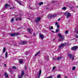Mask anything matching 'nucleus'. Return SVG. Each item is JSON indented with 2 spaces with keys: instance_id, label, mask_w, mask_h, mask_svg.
<instances>
[{
  "instance_id": "46",
  "label": "nucleus",
  "mask_w": 78,
  "mask_h": 78,
  "mask_svg": "<svg viewBox=\"0 0 78 78\" xmlns=\"http://www.w3.org/2000/svg\"><path fill=\"white\" fill-rule=\"evenodd\" d=\"M60 20H61V19L60 18H59L58 20V21H59Z\"/></svg>"
},
{
  "instance_id": "40",
  "label": "nucleus",
  "mask_w": 78,
  "mask_h": 78,
  "mask_svg": "<svg viewBox=\"0 0 78 78\" xmlns=\"http://www.w3.org/2000/svg\"><path fill=\"white\" fill-rule=\"evenodd\" d=\"M11 21H12V22H13V21H14V19L12 18V19Z\"/></svg>"
},
{
  "instance_id": "33",
  "label": "nucleus",
  "mask_w": 78,
  "mask_h": 78,
  "mask_svg": "<svg viewBox=\"0 0 78 78\" xmlns=\"http://www.w3.org/2000/svg\"><path fill=\"white\" fill-rule=\"evenodd\" d=\"M68 32L67 30H66L65 32V34H68Z\"/></svg>"
},
{
  "instance_id": "35",
  "label": "nucleus",
  "mask_w": 78,
  "mask_h": 78,
  "mask_svg": "<svg viewBox=\"0 0 78 78\" xmlns=\"http://www.w3.org/2000/svg\"><path fill=\"white\" fill-rule=\"evenodd\" d=\"M22 77H23V76H18V78H22Z\"/></svg>"
},
{
  "instance_id": "44",
  "label": "nucleus",
  "mask_w": 78,
  "mask_h": 78,
  "mask_svg": "<svg viewBox=\"0 0 78 78\" xmlns=\"http://www.w3.org/2000/svg\"><path fill=\"white\" fill-rule=\"evenodd\" d=\"M52 33H55V32L53 30H52Z\"/></svg>"
},
{
  "instance_id": "53",
  "label": "nucleus",
  "mask_w": 78,
  "mask_h": 78,
  "mask_svg": "<svg viewBox=\"0 0 78 78\" xmlns=\"http://www.w3.org/2000/svg\"><path fill=\"white\" fill-rule=\"evenodd\" d=\"M77 8H78V6H77Z\"/></svg>"
},
{
  "instance_id": "11",
  "label": "nucleus",
  "mask_w": 78,
  "mask_h": 78,
  "mask_svg": "<svg viewBox=\"0 0 78 78\" xmlns=\"http://www.w3.org/2000/svg\"><path fill=\"white\" fill-rule=\"evenodd\" d=\"M65 45H66V44H62L59 46V48H62V47H63V46H65Z\"/></svg>"
},
{
  "instance_id": "32",
  "label": "nucleus",
  "mask_w": 78,
  "mask_h": 78,
  "mask_svg": "<svg viewBox=\"0 0 78 78\" xmlns=\"http://www.w3.org/2000/svg\"><path fill=\"white\" fill-rule=\"evenodd\" d=\"M29 53L28 52H26L25 53V55H28Z\"/></svg>"
},
{
  "instance_id": "37",
  "label": "nucleus",
  "mask_w": 78,
  "mask_h": 78,
  "mask_svg": "<svg viewBox=\"0 0 78 78\" xmlns=\"http://www.w3.org/2000/svg\"><path fill=\"white\" fill-rule=\"evenodd\" d=\"M58 25V22L55 23V26H56V25Z\"/></svg>"
},
{
  "instance_id": "39",
  "label": "nucleus",
  "mask_w": 78,
  "mask_h": 78,
  "mask_svg": "<svg viewBox=\"0 0 78 78\" xmlns=\"http://www.w3.org/2000/svg\"><path fill=\"white\" fill-rule=\"evenodd\" d=\"M75 37L76 38H78V35H76L75 36Z\"/></svg>"
},
{
  "instance_id": "14",
  "label": "nucleus",
  "mask_w": 78,
  "mask_h": 78,
  "mask_svg": "<svg viewBox=\"0 0 78 78\" xmlns=\"http://www.w3.org/2000/svg\"><path fill=\"white\" fill-rule=\"evenodd\" d=\"M62 58V56H60L59 57L57 58V61H59L60 60V59H61Z\"/></svg>"
},
{
  "instance_id": "19",
  "label": "nucleus",
  "mask_w": 78,
  "mask_h": 78,
  "mask_svg": "<svg viewBox=\"0 0 78 78\" xmlns=\"http://www.w3.org/2000/svg\"><path fill=\"white\" fill-rule=\"evenodd\" d=\"M40 53V51H39V52H38L35 55V56H36L37 55H39Z\"/></svg>"
},
{
  "instance_id": "15",
  "label": "nucleus",
  "mask_w": 78,
  "mask_h": 78,
  "mask_svg": "<svg viewBox=\"0 0 78 78\" xmlns=\"http://www.w3.org/2000/svg\"><path fill=\"white\" fill-rule=\"evenodd\" d=\"M16 21H18L19 20H22V18H16Z\"/></svg>"
},
{
  "instance_id": "8",
  "label": "nucleus",
  "mask_w": 78,
  "mask_h": 78,
  "mask_svg": "<svg viewBox=\"0 0 78 78\" xmlns=\"http://www.w3.org/2000/svg\"><path fill=\"white\" fill-rule=\"evenodd\" d=\"M65 16H67V17H70V15H71L70 14V13L68 12L65 13Z\"/></svg>"
},
{
  "instance_id": "31",
  "label": "nucleus",
  "mask_w": 78,
  "mask_h": 78,
  "mask_svg": "<svg viewBox=\"0 0 78 78\" xmlns=\"http://www.w3.org/2000/svg\"><path fill=\"white\" fill-rule=\"evenodd\" d=\"M48 17L49 18L50 17L51 18V15L50 14H49L48 15Z\"/></svg>"
},
{
  "instance_id": "49",
  "label": "nucleus",
  "mask_w": 78,
  "mask_h": 78,
  "mask_svg": "<svg viewBox=\"0 0 78 78\" xmlns=\"http://www.w3.org/2000/svg\"><path fill=\"white\" fill-rule=\"evenodd\" d=\"M35 34H35V33H34V34L33 35H34V36H35Z\"/></svg>"
},
{
  "instance_id": "13",
  "label": "nucleus",
  "mask_w": 78,
  "mask_h": 78,
  "mask_svg": "<svg viewBox=\"0 0 78 78\" xmlns=\"http://www.w3.org/2000/svg\"><path fill=\"white\" fill-rule=\"evenodd\" d=\"M16 2L18 3L20 5H23L22 4L21 2V1H20L18 0H16Z\"/></svg>"
},
{
  "instance_id": "22",
  "label": "nucleus",
  "mask_w": 78,
  "mask_h": 78,
  "mask_svg": "<svg viewBox=\"0 0 78 78\" xmlns=\"http://www.w3.org/2000/svg\"><path fill=\"white\" fill-rule=\"evenodd\" d=\"M5 51H6V48L5 47L3 49V53H5Z\"/></svg>"
},
{
  "instance_id": "26",
  "label": "nucleus",
  "mask_w": 78,
  "mask_h": 78,
  "mask_svg": "<svg viewBox=\"0 0 78 78\" xmlns=\"http://www.w3.org/2000/svg\"><path fill=\"white\" fill-rule=\"evenodd\" d=\"M45 59H46V60H47V61H48V56H47V57L45 56Z\"/></svg>"
},
{
  "instance_id": "3",
  "label": "nucleus",
  "mask_w": 78,
  "mask_h": 78,
  "mask_svg": "<svg viewBox=\"0 0 78 78\" xmlns=\"http://www.w3.org/2000/svg\"><path fill=\"white\" fill-rule=\"evenodd\" d=\"M18 35H19V33H15L10 34V36H11V37H14L15 36H18Z\"/></svg>"
},
{
  "instance_id": "29",
  "label": "nucleus",
  "mask_w": 78,
  "mask_h": 78,
  "mask_svg": "<svg viewBox=\"0 0 78 78\" xmlns=\"http://www.w3.org/2000/svg\"><path fill=\"white\" fill-rule=\"evenodd\" d=\"M9 71L11 73H12V71L11 68L9 69Z\"/></svg>"
},
{
  "instance_id": "51",
  "label": "nucleus",
  "mask_w": 78,
  "mask_h": 78,
  "mask_svg": "<svg viewBox=\"0 0 78 78\" xmlns=\"http://www.w3.org/2000/svg\"><path fill=\"white\" fill-rule=\"evenodd\" d=\"M49 29L51 30V28H50V26L49 27Z\"/></svg>"
},
{
  "instance_id": "34",
  "label": "nucleus",
  "mask_w": 78,
  "mask_h": 78,
  "mask_svg": "<svg viewBox=\"0 0 78 78\" xmlns=\"http://www.w3.org/2000/svg\"><path fill=\"white\" fill-rule=\"evenodd\" d=\"M61 76H59V75H58L57 76V78H61Z\"/></svg>"
},
{
  "instance_id": "50",
  "label": "nucleus",
  "mask_w": 78,
  "mask_h": 78,
  "mask_svg": "<svg viewBox=\"0 0 78 78\" xmlns=\"http://www.w3.org/2000/svg\"><path fill=\"white\" fill-rule=\"evenodd\" d=\"M29 7L30 8V9H31V8L30 7V6L29 5Z\"/></svg>"
},
{
  "instance_id": "9",
  "label": "nucleus",
  "mask_w": 78,
  "mask_h": 78,
  "mask_svg": "<svg viewBox=\"0 0 78 78\" xmlns=\"http://www.w3.org/2000/svg\"><path fill=\"white\" fill-rule=\"evenodd\" d=\"M41 19V18L40 17H38L36 19V23H37V22H39Z\"/></svg>"
},
{
  "instance_id": "5",
  "label": "nucleus",
  "mask_w": 78,
  "mask_h": 78,
  "mask_svg": "<svg viewBox=\"0 0 78 78\" xmlns=\"http://www.w3.org/2000/svg\"><path fill=\"white\" fill-rule=\"evenodd\" d=\"M44 35H42V34H39V39H41L42 40H43L44 39Z\"/></svg>"
},
{
  "instance_id": "2",
  "label": "nucleus",
  "mask_w": 78,
  "mask_h": 78,
  "mask_svg": "<svg viewBox=\"0 0 78 78\" xmlns=\"http://www.w3.org/2000/svg\"><path fill=\"white\" fill-rule=\"evenodd\" d=\"M41 73H42V71H41V69H40L39 72V74H38V73H37V74H35V76L36 78H40V75H41Z\"/></svg>"
},
{
  "instance_id": "42",
  "label": "nucleus",
  "mask_w": 78,
  "mask_h": 78,
  "mask_svg": "<svg viewBox=\"0 0 78 78\" xmlns=\"http://www.w3.org/2000/svg\"><path fill=\"white\" fill-rule=\"evenodd\" d=\"M53 60L54 61H56V59L55 58H53Z\"/></svg>"
},
{
  "instance_id": "24",
  "label": "nucleus",
  "mask_w": 78,
  "mask_h": 78,
  "mask_svg": "<svg viewBox=\"0 0 78 78\" xmlns=\"http://www.w3.org/2000/svg\"><path fill=\"white\" fill-rule=\"evenodd\" d=\"M66 9H67V8L66 7H64L62 8V10H66Z\"/></svg>"
},
{
  "instance_id": "45",
  "label": "nucleus",
  "mask_w": 78,
  "mask_h": 78,
  "mask_svg": "<svg viewBox=\"0 0 78 78\" xmlns=\"http://www.w3.org/2000/svg\"><path fill=\"white\" fill-rule=\"evenodd\" d=\"M24 68H25V69H27V66H25Z\"/></svg>"
},
{
  "instance_id": "41",
  "label": "nucleus",
  "mask_w": 78,
  "mask_h": 78,
  "mask_svg": "<svg viewBox=\"0 0 78 78\" xmlns=\"http://www.w3.org/2000/svg\"><path fill=\"white\" fill-rule=\"evenodd\" d=\"M51 30H53V26H51Z\"/></svg>"
},
{
  "instance_id": "25",
  "label": "nucleus",
  "mask_w": 78,
  "mask_h": 78,
  "mask_svg": "<svg viewBox=\"0 0 78 78\" xmlns=\"http://www.w3.org/2000/svg\"><path fill=\"white\" fill-rule=\"evenodd\" d=\"M59 31V29H57L55 30L56 33H58Z\"/></svg>"
},
{
  "instance_id": "10",
  "label": "nucleus",
  "mask_w": 78,
  "mask_h": 78,
  "mask_svg": "<svg viewBox=\"0 0 78 78\" xmlns=\"http://www.w3.org/2000/svg\"><path fill=\"white\" fill-rule=\"evenodd\" d=\"M27 30L29 32L30 34H32V32L33 31V29H27Z\"/></svg>"
},
{
  "instance_id": "27",
  "label": "nucleus",
  "mask_w": 78,
  "mask_h": 78,
  "mask_svg": "<svg viewBox=\"0 0 78 78\" xmlns=\"http://www.w3.org/2000/svg\"><path fill=\"white\" fill-rule=\"evenodd\" d=\"M43 3H44V2H41L39 3V5L40 6H41V5H43Z\"/></svg>"
},
{
  "instance_id": "47",
  "label": "nucleus",
  "mask_w": 78,
  "mask_h": 78,
  "mask_svg": "<svg viewBox=\"0 0 78 78\" xmlns=\"http://www.w3.org/2000/svg\"><path fill=\"white\" fill-rule=\"evenodd\" d=\"M65 78H67V77L66 76H65Z\"/></svg>"
},
{
  "instance_id": "17",
  "label": "nucleus",
  "mask_w": 78,
  "mask_h": 78,
  "mask_svg": "<svg viewBox=\"0 0 78 78\" xmlns=\"http://www.w3.org/2000/svg\"><path fill=\"white\" fill-rule=\"evenodd\" d=\"M56 17V14H54L51 16V17Z\"/></svg>"
},
{
  "instance_id": "4",
  "label": "nucleus",
  "mask_w": 78,
  "mask_h": 78,
  "mask_svg": "<svg viewBox=\"0 0 78 78\" xmlns=\"http://www.w3.org/2000/svg\"><path fill=\"white\" fill-rule=\"evenodd\" d=\"M68 55L69 57L70 58H71L72 60L74 59V57L73 56V55H72L70 53H68Z\"/></svg>"
},
{
  "instance_id": "20",
  "label": "nucleus",
  "mask_w": 78,
  "mask_h": 78,
  "mask_svg": "<svg viewBox=\"0 0 78 78\" xmlns=\"http://www.w3.org/2000/svg\"><path fill=\"white\" fill-rule=\"evenodd\" d=\"M23 61V60H19V63H20V64H21V63H22Z\"/></svg>"
},
{
  "instance_id": "30",
  "label": "nucleus",
  "mask_w": 78,
  "mask_h": 78,
  "mask_svg": "<svg viewBox=\"0 0 78 78\" xmlns=\"http://www.w3.org/2000/svg\"><path fill=\"white\" fill-rule=\"evenodd\" d=\"M12 68L13 69H17V68H16V67L15 66H13L12 67Z\"/></svg>"
},
{
  "instance_id": "38",
  "label": "nucleus",
  "mask_w": 78,
  "mask_h": 78,
  "mask_svg": "<svg viewBox=\"0 0 78 78\" xmlns=\"http://www.w3.org/2000/svg\"><path fill=\"white\" fill-rule=\"evenodd\" d=\"M57 27L58 29H59V25H58L57 26Z\"/></svg>"
},
{
  "instance_id": "52",
  "label": "nucleus",
  "mask_w": 78,
  "mask_h": 78,
  "mask_svg": "<svg viewBox=\"0 0 78 78\" xmlns=\"http://www.w3.org/2000/svg\"><path fill=\"white\" fill-rule=\"evenodd\" d=\"M0 76H1V75L0 74Z\"/></svg>"
},
{
  "instance_id": "48",
  "label": "nucleus",
  "mask_w": 78,
  "mask_h": 78,
  "mask_svg": "<svg viewBox=\"0 0 78 78\" xmlns=\"http://www.w3.org/2000/svg\"><path fill=\"white\" fill-rule=\"evenodd\" d=\"M49 8H46V9H49Z\"/></svg>"
},
{
  "instance_id": "21",
  "label": "nucleus",
  "mask_w": 78,
  "mask_h": 78,
  "mask_svg": "<svg viewBox=\"0 0 78 78\" xmlns=\"http://www.w3.org/2000/svg\"><path fill=\"white\" fill-rule=\"evenodd\" d=\"M10 9H12L13 10L14 9H15V7H11L10 8Z\"/></svg>"
},
{
  "instance_id": "1",
  "label": "nucleus",
  "mask_w": 78,
  "mask_h": 78,
  "mask_svg": "<svg viewBox=\"0 0 78 78\" xmlns=\"http://www.w3.org/2000/svg\"><path fill=\"white\" fill-rule=\"evenodd\" d=\"M58 36H59V37H61L58 40V42H61V41H62L64 39V36H62V35H61V34L60 33L58 34Z\"/></svg>"
},
{
  "instance_id": "6",
  "label": "nucleus",
  "mask_w": 78,
  "mask_h": 78,
  "mask_svg": "<svg viewBox=\"0 0 78 78\" xmlns=\"http://www.w3.org/2000/svg\"><path fill=\"white\" fill-rule=\"evenodd\" d=\"M78 46H74L73 47L71 48V49L72 50H76L77 49H78Z\"/></svg>"
},
{
  "instance_id": "36",
  "label": "nucleus",
  "mask_w": 78,
  "mask_h": 78,
  "mask_svg": "<svg viewBox=\"0 0 78 78\" xmlns=\"http://www.w3.org/2000/svg\"><path fill=\"white\" fill-rule=\"evenodd\" d=\"M55 68H56L55 66L53 67V68H52V70H54V69H55Z\"/></svg>"
},
{
  "instance_id": "43",
  "label": "nucleus",
  "mask_w": 78,
  "mask_h": 78,
  "mask_svg": "<svg viewBox=\"0 0 78 78\" xmlns=\"http://www.w3.org/2000/svg\"><path fill=\"white\" fill-rule=\"evenodd\" d=\"M4 67H6V64H4Z\"/></svg>"
},
{
  "instance_id": "28",
  "label": "nucleus",
  "mask_w": 78,
  "mask_h": 78,
  "mask_svg": "<svg viewBox=\"0 0 78 78\" xmlns=\"http://www.w3.org/2000/svg\"><path fill=\"white\" fill-rule=\"evenodd\" d=\"M7 56H8V52H6L5 54V57L6 58H7Z\"/></svg>"
},
{
  "instance_id": "16",
  "label": "nucleus",
  "mask_w": 78,
  "mask_h": 78,
  "mask_svg": "<svg viewBox=\"0 0 78 78\" xmlns=\"http://www.w3.org/2000/svg\"><path fill=\"white\" fill-rule=\"evenodd\" d=\"M5 76L6 77V78H8L9 76H8V74H7L6 73H5L4 74Z\"/></svg>"
},
{
  "instance_id": "7",
  "label": "nucleus",
  "mask_w": 78,
  "mask_h": 78,
  "mask_svg": "<svg viewBox=\"0 0 78 78\" xmlns=\"http://www.w3.org/2000/svg\"><path fill=\"white\" fill-rule=\"evenodd\" d=\"M27 41H22L20 42V43L22 45H24L27 44Z\"/></svg>"
},
{
  "instance_id": "12",
  "label": "nucleus",
  "mask_w": 78,
  "mask_h": 78,
  "mask_svg": "<svg viewBox=\"0 0 78 78\" xmlns=\"http://www.w3.org/2000/svg\"><path fill=\"white\" fill-rule=\"evenodd\" d=\"M9 6H10V5L7 4H5L4 5L5 8H8V7H9Z\"/></svg>"
},
{
  "instance_id": "18",
  "label": "nucleus",
  "mask_w": 78,
  "mask_h": 78,
  "mask_svg": "<svg viewBox=\"0 0 78 78\" xmlns=\"http://www.w3.org/2000/svg\"><path fill=\"white\" fill-rule=\"evenodd\" d=\"M24 71H23L21 73V76H23L24 75Z\"/></svg>"
},
{
  "instance_id": "23",
  "label": "nucleus",
  "mask_w": 78,
  "mask_h": 78,
  "mask_svg": "<svg viewBox=\"0 0 78 78\" xmlns=\"http://www.w3.org/2000/svg\"><path fill=\"white\" fill-rule=\"evenodd\" d=\"M75 68H76V67L75 66H74L72 68V70H75Z\"/></svg>"
}]
</instances>
